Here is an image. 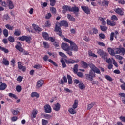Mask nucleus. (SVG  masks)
<instances>
[{"label": "nucleus", "mask_w": 125, "mask_h": 125, "mask_svg": "<svg viewBox=\"0 0 125 125\" xmlns=\"http://www.w3.org/2000/svg\"><path fill=\"white\" fill-rule=\"evenodd\" d=\"M90 68L91 69L89 71V74H87L85 75V78L86 80L87 81H90V82H92L93 81V78L96 77V74H101L100 72V70L98 69L96 66H95L94 64H90Z\"/></svg>", "instance_id": "1"}, {"label": "nucleus", "mask_w": 125, "mask_h": 125, "mask_svg": "<svg viewBox=\"0 0 125 125\" xmlns=\"http://www.w3.org/2000/svg\"><path fill=\"white\" fill-rule=\"evenodd\" d=\"M63 40L65 41V42H66L70 43V49L72 50V51H78L79 48L78 47V45H77L75 42L69 40L68 38H64Z\"/></svg>", "instance_id": "2"}, {"label": "nucleus", "mask_w": 125, "mask_h": 125, "mask_svg": "<svg viewBox=\"0 0 125 125\" xmlns=\"http://www.w3.org/2000/svg\"><path fill=\"white\" fill-rule=\"evenodd\" d=\"M97 53L100 55L103 59H107L108 57V54H107L102 49H99L97 51Z\"/></svg>", "instance_id": "3"}, {"label": "nucleus", "mask_w": 125, "mask_h": 125, "mask_svg": "<svg viewBox=\"0 0 125 125\" xmlns=\"http://www.w3.org/2000/svg\"><path fill=\"white\" fill-rule=\"evenodd\" d=\"M114 51L116 54H122V55H125V49L123 47L120 48H115Z\"/></svg>", "instance_id": "4"}, {"label": "nucleus", "mask_w": 125, "mask_h": 125, "mask_svg": "<svg viewBox=\"0 0 125 125\" xmlns=\"http://www.w3.org/2000/svg\"><path fill=\"white\" fill-rule=\"evenodd\" d=\"M16 49L19 50V51H20L21 52H22L23 54L24 55H28V52L27 51H25V50L23 49V48L21 47V46L17 45L15 46Z\"/></svg>", "instance_id": "5"}, {"label": "nucleus", "mask_w": 125, "mask_h": 125, "mask_svg": "<svg viewBox=\"0 0 125 125\" xmlns=\"http://www.w3.org/2000/svg\"><path fill=\"white\" fill-rule=\"evenodd\" d=\"M18 68L19 70H21L22 72L26 71V66L22 65V62H18Z\"/></svg>", "instance_id": "6"}, {"label": "nucleus", "mask_w": 125, "mask_h": 125, "mask_svg": "<svg viewBox=\"0 0 125 125\" xmlns=\"http://www.w3.org/2000/svg\"><path fill=\"white\" fill-rule=\"evenodd\" d=\"M82 9L86 13V14H90V9L87 6H82Z\"/></svg>", "instance_id": "7"}, {"label": "nucleus", "mask_w": 125, "mask_h": 125, "mask_svg": "<svg viewBox=\"0 0 125 125\" xmlns=\"http://www.w3.org/2000/svg\"><path fill=\"white\" fill-rule=\"evenodd\" d=\"M62 13H63V14H65V13H66V12H67V11L71 12V11H72V10H71V7L68 5H64L62 7Z\"/></svg>", "instance_id": "8"}, {"label": "nucleus", "mask_w": 125, "mask_h": 125, "mask_svg": "<svg viewBox=\"0 0 125 125\" xmlns=\"http://www.w3.org/2000/svg\"><path fill=\"white\" fill-rule=\"evenodd\" d=\"M44 109L45 111V113H49L51 112V107L48 104H46L44 106Z\"/></svg>", "instance_id": "9"}, {"label": "nucleus", "mask_w": 125, "mask_h": 125, "mask_svg": "<svg viewBox=\"0 0 125 125\" xmlns=\"http://www.w3.org/2000/svg\"><path fill=\"white\" fill-rule=\"evenodd\" d=\"M61 106L60 105V104L59 103H57L54 104V106L53 108L54 111H56V112H58L60 110Z\"/></svg>", "instance_id": "10"}, {"label": "nucleus", "mask_w": 125, "mask_h": 125, "mask_svg": "<svg viewBox=\"0 0 125 125\" xmlns=\"http://www.w3.org/2000/svg\"><path fill=\"white\" fill-rule=\"evenodd\" d=\"M114 11L119 15H124V9L119 8L114 9Z\"/></svg>", "instance_id": "11"}, {"label": "nucleus", "mask_w": 125, "mask_h": 125, "mask_svg": "<svg viewBox=\"0 0 125 125\" xmlns=\"http://www.w3.org/2000/svg\"><path fill=\"white\" fill-rule=\"evenodd\" d=\"M79 60H72V59H69V60H65V62L66 64H74V63H79Z\"/></svg>", "instance_id": "12"}, {"label": "nucleus", "mask_w": 125, "mask_h": 125, "mask_svg": "<svg viewBox=\"0 0 125 125\" xmlns=\"http://www.w3.org/2000/svg\"><path fill=\"white\" fill-rule=\"evenodd\" d=\"M61 47L63 50L65 51H67V50H69L70 49V47L68 45V44L66 43H62L61 45Z\"/></svg>", "instance_id": "13"}, {"label": "nucleus", "mask_w": 125, "mask_h": 125, "mask_svg": "<svg viewBox=\"0 0 125 125\" xmlns=\"http://www.w3.org/2000/svg\"><path fill=\"white\" fill-rule=\"evenodd\" d=\"M11 112L12 114L14 115V116H16L20 113V109L19 108H15V109H11Z\"/></svg>", "instance_id": "14"}, {"label": "nucleus", "mask_w": 125, "mask_h": 125, "mask_svg": "<svg viewBox=\"0 0 125 125\" xmlns=\"http://www.w3.org/2000/svg\"><path fill=\"white\" fill-rule=\"evenodd\" d=\"M43 80H40L37 83L36 86L38 88H40V87H42V85H43Z\"/></svg>", "instance_id": "15"}, {"label": "nucleus", "mask_w": 125, "mask_h": 125, "mask_svg": "<svg viewBox=\"0 0 125 125\" xmlns=\"http://www.w3.org/2000/svg\"><path fill=\"white\" fill-rule=\"evenodd\" d=\"M32 27L36 32H42V28L39 27V26L33 24Z\"/></svg>", "instance_id": "16"}, {"label": "nucleus", "mask_w": 125, "mask_h": 125, "mask_svg": "<svg viewBox=\"0 0 125 125\" xmlns=\"http://www.w3.org/2000/svg\"><path fill=\"white\" fill-rule=\"evenodd\" d=\"M81 63L82 64V67H84L85 69H86V68H87V67H90V65H93V64L92 63H90L89 64H88L86 62H85L82 61L81 62Z\"/></svg>", "instance_id": "17"}, {"label": "nucleus", "mask_w": 125, "mask_h": 125, "mask_svg": "<svg viewBox=\"0 0 125 125\" xmlns=\"http://www.w3.org/2000/svg\"><path fill=\"white\" fill-rule=\"evenodd\" d=\"M68 82V80L67 79V77L66 76H64L63 79H61L60 81L59 82V83L60 84H64L65 83H67Z\"/></svg>", "instance_id": "18"}, {"label": "nucleus", "mask_w": 125, "mask_h": 125, "mask_svg": "<svg viewBox=\"0 0 125 125\" xmlns=\"http://www.w3.org/2000/svg\"><path fill=\"white\" fill-rule=\"evenodd\" d=\"M68 112L71 115H75V114H77V111H76V108H69L68 109Z\"/></svg>", "instance_id": "19"}, {"label": "nucleus", "mask_w": 125, "mask_h": 125, "mask_svg": "<svg viewBox=\"0 0 125 125\" xmlns=\"http://www.w3.org/2000/svg\"><path fill=\"white\" fill-rule=\"evenodd\" d=\"M31 118L34 119V118H36L37 117V115L38 114V110L37 109H34L32 111Z\"/></svg>", "instance_id": "20"}, {"label": "nucleus", "mask_w": 125, "mask_h": 125, "mask_svg": "<svg viewBox=\"0 0 125 125\" xmlns=\"http://www.w3.org/2000/svg\"><path fill=\"white\" fill-rule=\"evenodd\" d=\"M7 3L8 4V6L9 9H13L14 8V5L13 4V2L10 0L7 1Z\"/></svg>", "instance_id": "21"}, {"label": "nucleus", "mask_w": 125, "mask_h": 125, "mask_svg": "<svg viewBox=\"0 0 125 125\" xmlns=\"http://www.w3.org/2000/svg\"><path fill=\"white\" fill-rule=\"evenodd\" d=\"M60 25L62 26H64V27H69V24H68V22L65 20L62 21L60 22Z\"/></svg>", "instance_id": "22"}, {"label": "nucleus", "mask_w": 125, "mask_h": 125, "mask_svg": "<svg viewBox=\"0 0 125 125\" xmlns=\"http://www.w3.org/2000/svg\"><path fill=\"white\" fill-rule=\"evenodd\" d=\"M107 50L109 54H111V55H112V56H114L115 54H116V52H115V50L111 48H108Z\"/></svg>", "instance_id": "23"}, {"label": "nucleus", "mask_w": 125, "mask_h": 125, "mask_svg": "<svg viewBox=\"0 0 125 125\" xmlns=\"http://www.w3.org/2000/svg\"><path fill=\"white\" fill-rule=\"evenodd\" d=\"M7 87V85L6 83H2L0 85V90H5Z\"/></svg>", "instance_id": "24"}, {"label": "nucleus", "mask_w": 125, "mask_h": 125, "mask_svg": "<svg viewBox=\"0 0 125 125\" xmlns=\"http://www.w3.org/2000/svg\"><path fill=\"white\" fill-rule=\"evenodd\" d=\"M107 25L113 27V26H115V25H116V22L112 21L107 20Z\"/></svg>", "instance_id": "25"}, {"label": "nucleus", "mask_w": 125, "mask_h": 125, "mask_svg": "<svg viewBox=\"0 0 125 125\" xmlns=\"http://www.w3.org/2000/svg\"><path fill=\"white\" fill-rule=\"evenodd\" d=\"M78 87H79L80 89L83 90V89L85 88V86L84 85V84L83 83V82H80L78 85Z\"/></svg>", "instance_id": "26"}, {"label": "nucleus", "mask_w": 125, "mask_h": 125, "mask_svg": "<svg viewBox=\"0 0 125 125\" xmlns=\"http://www.w3.org/2000/svg\"><path fill=\"white\" fill-rule=\"evenodd\" d=\"M67 17L68 20H69L70 21H71L72 22H75L76 21V19L75 18H74L72 15L70 14H67Z\"/></svg>", "instance_id": "27"}, {"label": "nucleus", "mask_w": 125, "mask_h": 125, "mask_svg": "<svg viewBox=\"0 0 125 125\" xmlns=\"http://www.w3.org/2000/svg\"><path fill=\"white\" fill-rule=\"evenodd\" d=\"M2 63L3 65H5V66H9V61L5 58L3 59Z\"/></svg>", "instance_id": "28"}, {"label": "nucleus", "mask_w": 125, "mask_h": 125, "mask_svg": "<svg viewBox=\"0 0 125 125\" xmlns=\"http://www.w3.org/2000/svg\"><path fill=\"white\" fill-rule=\"evenodd\" d=\"M71 10L70 12H79V8L77 6H74L71 8Z\"/></svg>", "instance_id": "29"}, {"label": "nucleus", "mask_w": 125, "mask_h": 125, "mask_svg": "<svg viewBox=\"0 0 125 125\" xmlns=\"http://www.w3.org/2000/svg\"><path fill=\"white\" fill-rule=\"evenodd\" d=\"M94 105H95V102H92L90 104H88L87 110H90L91 108H93Z\"/></svg>", "instance_id": "30"}, {"label": "nucleus", "mask_w": 125, "mask_h": 125, "mask_svg": "<svg viewBox=\"0 0 125 125\" xmlns=\"http://www.w3.org/2000/svg\"><path fill=\"white\" fill-rule=\"evenodd\" d=\"M67 77L68 79V84H72L73 83V80L72 79V77H71V76L69 75H67Z\"/></svg>", "instance_id": "31"}, {"label": "nucleus", "mask_w": 125, "mask_h": 125, "mask_svg": "<svg viewBox=\"0 0 125 125\" xmlns=\"http://www.w3.org/2000/svg\"><path fill=\"white\" fill-rule=\"evenodd\" d=\"M42 36L44 40H46V41H48V38L49 37L48 36V34L46 32H43L42 33Z\"/></svg>", "instance_id": "32"}, {"label": "nucleus", "mask_w": 125, "mask_h": 125, "mask_svg": "<svg viewBox=\"0 0 125 125\" xmlns=\"http://www.w3.org/2000/svg\"><path fill=\"white\" fill-rule=\"evenodd\" d=\"M31 40H32V37L30 36H25V40L26 42H27V43H31Z\"/></svg>", "instance_id": "33"}, {"label": "nucleus", "mask_w": 125, "mask_h": 125, "mask_svg": "<svg viewBox=\"0 0 125 125\" xmlns=\"http://www.w3.org/2000/svg\"><path fill=\"white\" fill-rule=\"evenodd\" d=\"M0 50L3 51L4 53H8L9 52V50H8L7 49H6L5 47H1V46H0Z\"/></svg>", "instance_id": "34"}, {"label": "nucleus", "mask_w": 125, "mask_h": 125, "mask_svg": "<svg viewBox=\"0 0 125 125\" xmlns=\"http://www.w3.org/2000/svg\"><path fill=\"white\" fill-rule=\"evenodd\" d=\"M31 97H36L37 98L40 97V95L36 92H33L31 94Z\"/></svg>", "instance_id": "35"}, {"label": "nucleus", "mask_w": 125, "mask_h": 125, "mask_svg": "<svg viewBox=\"0 0 125 125\" xmlns=\"http://www.w3.org/2000/svg\"><path fill=\"white\" fill-rule=\"evenodd\" d=\"M78 100H75L74 101V104L72 105V108L73 109H77L78 108Z\"/></svg>", "instance_id": "36"}, {"label": "nucleus", "mask_w": 125, "mask_h": 125, "mask_svg": "<svg viewBox=\"0 0 125 125\" xmlns=\"http://www.w3.org/2000/svg\"><path fill=\"white\" fill-rule=\"evenodd\" d=\"M14 34L15 35V36H20L21 35V32L20 31V30L18 29H16L15 31V32L14 33Z\"/></svg>", "instance_id": "37"}, {"label": "nucleus", "mask_w": 125, "mask_h": 125, "mask_svg": "<svg viewBox=\"0 0 125 125\" xmlns=\"http://www.w3.org/2000/svg\"><path fill=\"white\" fill-rule=\"evenodd\" d=\"M34 69H37V70H40L42 68V66L41 64H36L34 66Z\"/></svg>", "instance_id": "38"}, {"label": "nucleus", "mask_w": 125, "mask_h": 125, "mask_svg": "<svg viewBox=\"0 0 125 125\" xmlns=\"http://www.w3.org/2000/svg\"><path fill=\"white\" fill-rule=\"evenodd\" d=\"M88 54L89 56H92V57H95L96 58H97V56L95 54L92 53V51H88Z\"/></svg>", "instance_id": "39"}, {"label": "nucleus", "mask_w": 125, "mask_h": 125, "mask_svg": "<svg viewBox=\"0 0 125 125\" xmlns=\"http://www.w3.org/2000/svg\"><path fill=\"white\" fill-rule=\"evenodd\" d=\"M3 35L5 38L8 37V30L7 29H5L3 30Z\"/></svg>", "instance_id": "40"}, {"label": "nucleus", "mask_w": 125, "mask_h": 125, "mask_svg": "<svg viewBox=\"0 0 125 125\" xmlns=\"http://www.w3.org/2000/svg\"><path fill=\"white\" fill-rule=\"evenodd\" d=\"M102 4L103 5V6H105V5L108 6V5H109V1L106 0H103L102 2Z\"/></svg>", "instance_id": "41"}, {"label": "nucleus", "mask_w": 125, "mask_h": 125, "mask_svg": "<svg viewBox=\"0 0 125 125\" xmlns=\"http://www.w3.org/2000/svg\"><path fill=\"white\" fill-rule=\"evenodd\" d=\"M61 63H62L63 68H66V67H67L66 63L65 62V61H64L63 59L61 60Z\"/></svg>", "instance_id": "42"}, {"label": "nucleus", "mask_w": 125, "mask_h": 125, "mask_svg": "<svg viewBox=\"0 0 125 125\" xmlns=\"http://www.w3.org/2000/svg\"><path fill=\"white\" fill-rule=\"evenodd\" d=\"M51 12L53 14H56V9L53 7H51L50 9Z\"/></svg>", "instance_id": "43"}, {"label": "nucleus", "mask_w": 125, "mask_h": 125, "mask_svg": "<svg viewBox=\"0 0 125 125\" xmlns=\"http://www.w3.org/2000/svg\"><path fill=\"white\" fill-rule=\"evenodd\" d=\"M8 40L9 42H14L15 40L14 39V37L12 36H9L8 38Z\"/></svg>", "instance_id": "44"}, {"label": "nucleus", "mask_w": 125, "mask_h": 125, "mask_svg": "<svg viewBox=\"0 0 125 125\" xmlns=\"http://www.w3.org/2000/svg\"><path fill=\"white\" fill-rule=\"evenodd\" d=\"M44 26H45V27H47V28H49L51 26L50 21H46L45 23Z\"/></svg>", "instance_id": "45"}, {"label": "nucleus", "mask_w": 125, "mask_h": 125, "mask_svg": "<svg viewBox=\"0 0 125 125\" xmlns=\"http://www.w3.org/2000/svg\"><path fill=\"white\" fill-rule=\"evenodd\" d=\"M100 29L103 32H106L107 31V27L105 26H100Z\"/></svg>", "instance_id": "46"}, {"label": "nucleus", "mask_w": 125, "mask_h": 125, "mask_svg": "<svg viewBox=\"0 0 125 125\" xmlns=\"http://www.w3.org/2000/svg\"><path fill=\"white\" fill-rule=\"evenodd\" d=\"M99 19L102 21V25H106V21H105V19L102 17H100Z\"/></svg>", "instance_id": "47"}, {"label": "nucleus", "mask_w": 125, "mask_h": 125, "mask_svg": "<svg viewBox=\"0 0 125 125\" xmlns=\"http://www.w3.org/2000/svg\"><path fill=\"white\" fill-rule=\"evenodd\" d=\"M16 90L17 92H20L22 90V87L20 85H18L16 87Z\"/></svg>", "instance_id": "48"}, {"label": "nucleus", "mask_w": 125, "mask_h": 125, "mask_svg": "<svg viewBox=\"0 0 125 125\" xmlns=\"http://www.w3.org/2000/svg\"><path fill=\"white\" fill-rule=\"evenodd\" d=\"M25 39H26V36H22L18 37V40H19V41H21L22 42H24V41H25Z\"/></svg>", "instance_id": "49"}, {"label": "nucleus", "mask_w": 125, "mask_h": 125, "mask_svg": "<svg viewBox=\"0 0 125 125\" xmlns=\"http://www.w3.org/2000/svg\"><path fill=\"white\" fill-rule=\"evenodd\" d=\"M42 125H46L48 124V121L46 120L45 119H42Z\"/></svg>", "instance_id": "50"}, {"label": "nucleus", "mask_w": 125, "mask_h": 125, "mask_svg": "<svg viewBox=\"0 0 125 125\" xmlns=\"http://www.w3.org/2000/svg\"><path fill=\"white\" fill-rule=\"evenodd\" d=\"M73 71L75 74H77V73H78V64H75L74 65Z\"/></svg>", "instance_id": "51"}, {"label": "nucleus", "mask_w": 125, "mask_h": 125, "mask_svg": "<svg viewBox=\"0 0 125 125\" xmlns=\"http://www.w3.org/2000/svg\"><path fill=\"white\" fill-rule=\"evenodd\" d=\"M5 27L7 29H8V30H13V29H14V27L13 26H11L9 24H6L5 25Z\"/></svg>", "instance_id": "52"}, {"label": "nucleus", "mask_w": 125, "mask_h": 125, "mask_svg": "<svg viewBox=\"0 0 125 125\" xmlns=\"http://www.w3.org/2000/svg\"><path fill=\"white\" fill-rule=\"evenodd\" d=\"M51 16H52V15H51V13H48L47 14H46L45 15V18L46 19H49V18H50V17H51Z\"/></svg>", "instance_id": "53"}, {"label": "nucleus", "mask_w": 125, "mask_h": 125, "mask_svg": "<svg viewBox=\"0 0 125 125\" xmlns=\"http://www.w3.org/2000/svg\"><path fill=\"white\" fill-rule=\"evenodd\" d=\"M9 96L10 97H13V98H15V99H17V97L16 96V95L13 94V93H9Z\"/></svg>", "instance_id": "54"}, {"label": "nucleus", "mask_w": 125, "mask_h": 125, "mask_svg": "<svg viewBox=\"0 0 125 125\" xmlns=\"http://www.w3.org/2000/svg\"><path fill=\"white\" fill-rule=\"evenodd\" d=\"M43 44L44 48H49V44L47 42H43Z\"/></svg>", "instance_id": "55"}, {"label": "nucleus", "mask_w": 125, "mask_h": 125, "mask_svg": "<svg viewBox=\"0 0 125 125\" xmlns=\"http://www.w3.org/2000/svg\"><path fill=\"white\" fill-rule=\"evenodd\" d=\"M97 43L98 45H100V46H103L104 47L106 46V45L102 42H98Z\"/></svg>", "instance_id": "56"}, {"label": "nucleus", "mask_w": 125, "mask_h": 125, "mask_svg": "<svg viewBox=\"0 0 125 125\" xmlns=\"http://www.w3.org/2000/svg\"><path fill=\"white\" fill-rule=\"evenodd\" d=\"M49 62H50V63H51L52 64H53V65H54V66H55V67H57V64H56V63L55 62H54L53 61H52V60L51 59H49L48 60Z\"/></svg>", "instance_id": "57"}, {"label": "nucleus", "mask_w": 125, "mask_h": 125, "mask_svg": "<svg viewBox=\"0 0 125 125\" xmlns=\"http://www.w3.org/2000/svg\"><path fill=\"white\" fill-rule=\"evenodd\" d=\"M105 78L107 80V81H109V82H112L113 81V79H112L110 76L109 75H105Z\"/></svg>", "instance_id": "58"}, {"label": "nucleus", "mask_w": 125, "mask_h": 125, "mask_svg": "<svg viewBox=\"0 0 125 125\" xmlns=\"http://www.w3.org/2000/svg\"><path fill=\"white\" fill-rule=\"evenodd\" d=\"M55 0H50V4L51 6H54L55 5Z\"/></svg>", "instance_id": "59"}, {"label": "nucleus", "mask_w": 125, "mask_h": 125, "mask_svg": "<svg viewBox=\"0 0 125 125\" xmlns=\"http://www.w3.org/2000/svg\"><path fill=\"white\" fill-rule=\"evenodd\" d=\"M44 117L45 119H47V120H49V119H51L52 118L51 115H50L49 114H45Z\"/></svg>", "instance_id": "60"}, {"label": "nucleus", "mask_w": 125, "mask_h": 125, "mask_svg": "<svg viewBox=\"0 0 125 125\" xmlns=\"http://www.w3.org/2000/svg\"><path fill=\"white\" fill-rule=\"evenodd\" d=\"M3 18L4 19H5V20H6V21H8V20H9V18H10L9 17V16H8L7 14H5L3 16Z\"/></svg>", "instance_id": "61"}, {"label": "nucleus", "mask_w": 125, "mask_h": 125, "mask_svg": "<svg viewBox=\"0 0 125 125\" xmlns=\"http://www.w3.org/2000/svg\"><path fill=\"white\" fill-rule=\"evenodd\" d=\"M115 57L116 58V59H118V60H123V57L119 55H116Z\"/></svg>", "instance_id": "62"}, {"label": "nucleus", "mask_w": 125, "mask_h": 125, "mask_svg": "<svg viewBox=\"0 0 125 125\" xmlns=\"http://www.w3.org/2000/svg\"><path fill=\"white\" fill-rule=\"evenodd\" d=\"M59 55L60 56H61L62 57H64V58L67 57V56H66V55H65V54H64V53L62 52H59Z\"/></svg>", "instance_id": "63"}, {"label": "nucleus", "mask_w": 125, "mask_h": 125, "mask_svg": "<svg viewBox=\"0 0 125 125\" xmlns=\"http://www.w3.org/2000/svg\"><path fill=\"white\" fill-rule=\"evenodd\" d=\"M114 37H115V33L114 32H111L110 34V41H113L114 40Z\"/></svg>", "instance_id": "64"}]
</instances>
